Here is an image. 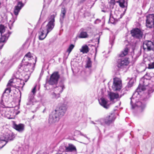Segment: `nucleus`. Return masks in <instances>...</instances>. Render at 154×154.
<instances>
[{"mask_svg": "<svg viewBox=\"0 0 154 154\" xmlns=\"http://www.w3.org/2000/svg\"><path fill=\"white\" fill-rule=\"evenodd\" d=\"M121 82L117 78L114 79L113 84L112 86L113 90L114 91L119 90L121 88Z\"/></svg>", "mask_w": 154, "mask_h": 154, "instance_id": "nucleus-13", "label": "nucleus"}, {"mask_svg": "<svg viewBox=\"0 0 154 154\" xmlns=\"http://www.w3.org/2000/svg\"><path fill=\"white\" fill-rule=\"evenodd\" d=\"M146 25L149 28L154 27V14H150L146 16Z\"/></svg>", "mask_w": 154, "mask_h": 154, "instance_id": "nucleus-11", "label": "nucleus"}, {"mask_svg": "<svg viewBox=\"0 0 154 154\" xmlns=\"http://www.w3.org/2000/svg\"><path fill=\"white\" fill-rule=\"evenodd\" d=\"M6 31L5 27V26L2 25H0V33H1V35H2Z\"/></svg>", "mask_w": 154, "mask_h": 154, "instance_id": "nucleus-34", "label": "nucleus"}, {"mask_svg": "<svg viewBox=\"0 0 154 154\" xmlns=\"http://www.w3.org/2000/svg\"><path fill=\"white\" fill-rule=\"evenodd\" d=\"M74 47V45L73 44H71L69 45L67 51L68 53L69 54L70 53Z\"/></svg>", "mask_w": 154, "mask_h": 154, "instance_id": "nucleus-35", "label": "nucleus"}, {"mask_svg": "<svg viewBox=\"0 0 154 154\" xmlns=\"http://www.w3.org/2000/svg\"><path fill=\"white\" fill-rule=\"evenodd\" d=\"M126 8L125 9V11H126Z\"/></svg>", "mask_w": 154, "mask_h": 154, "instance_id": "nucleus-47", "label": "nucleus"}, {"mask_svg": "<svg viewBox=\"0 0 154 154\" xmlns=\"http://www.w3.org/2000/svg\"><path fill=\"white\" fill-rule=\"evenodd\" d=\"M51 97L52 98L57 99L60 97V94L54 91L52 93Z\"/></svg>", "mask_w": 154, "mask_h": 154, "instance_id": "nucleus-32", "label": "nucleus"}, {"mask_svg": "<svg viewBox=\"0 0 154 154\" xmlns=\"http://www.w3.org/2000/svg\"><path fill=\"white\" fill-rule=\"evenodd\" d=\"M65 88V87L64 84L61 83H60L58 86L54 88V91L55 92H57L58 94H60L62 92Z\"/></svg>", "mask_w": 154, "mask_h": 154, "instance_id": "nucleus-22", "label": "nucleus"}, {"mask_svg": "<svg viewBox=\"0 0 154 154\" xmlns=\"http://www.w3.org/2000/svg\"><path fill=\"white\" fill-rule=\"evenodd\" d=\"M116 119V117L114 113H111L105 118L101 119L100 120L95 121L94 122L91 121V123L95 125L100 124L104 126L105 124L109 125L113 123Z\"/></svg>", "mask_w": 154, "mask_h": 154, "instance_id": "nucleus-5", "label": "nucleus"}, {"mask_svg": "<svg viewBox=\"0 0 154 154\" xmlns=\"http://www.w3.org/2000/svg\"><path fill=\"white\" fill-rule=\"evenodd\" d=\"M0 114L4 117L8 119H12L13 116L12 113L10 111V108L8 107H1L0 108Z\"/></svg>", "mask_w": 154, "mask_h": 154, "instance_id": "nucleus-9", "label": "nucleus"}, {"mask_svg": "<svg viewBox=\"0 0 154 154\" xmlns=\"http://www.w3.org/2000/svg\"><path fill=\"white\" fill-rule=\"evenodd\" d=\"M36 85H35L32 89L31 92L29 94L28 98V101L26 103L27 106H32L36 103L34 98V96L36 93Z\"/></svg>", "mask_w": 154, "mask_h": 154, "instance_id": "nucleus-7", "label": "nucleus"}, {"mask_svg": "<svg viewBox=\"0 0 154 154\" xmlns=\"http://www.w3.org/2000/svg\"><path fill=\"white\" fill-rule=\"evenodd\" d=\"M112 18H113L114 19V20H116L117 18H115L114 17H111V16H110V19H111Z\"/></svg>", "mask_w": 154, "mask_h": 154, "instance_id": "nucleus-40", "label": "nucleus"}, {"mask_svg": "<svg viewBox=\"0 0 154 154\" xmlns=\"http://www.w3.org/2000/svg\"><path fill=\"white\" fill-rule=\"evenodd\" d=\"M102 11L103 12H106V11L104 10H102Z\"/></svg>", "mask_w": 154, "mask_h": 154, "instance_id": "nucleus-43", "label": "nucleus"}, {"mask_svg": "<svg viewBox=\"0 0 154 154\" xmlns=\"http://www.w3.org/2000/svg\"><path fill=\"white\" fill-rule=\"evenodd\" d=\"M131 34L133 37L137 38H141L143 35V32L137 28L132 29L131 31Z\"/></svg>", "mask_w": 154, "mask_h": 154, "instance_id": "nucleus-12", "label": "nucleus"}, {"mask_svg": "<svg viewBox=\"0 0 154 154\" xmlns=\"http://www.w3.org/2000/svg\"><path fill=\"white\" fill-rule=\"evenodd\" d=\"M60 117L54 111L49 115L48 119L49 122L50 124L55 123L59 120Z\"/></svg>", "mask_w": 154, "mask_h": 154, "instance_id": "nucleus-15", "label": "nucleus"}, {"mask_svg": "<svg viewBox=\"0 0 154 154\" xmlns=\"http://www.w3.org/2000/svg\"><path fill=\"white\" fill-rule=\"evenodd\" d=\"M16 135L8 129L3 128L0 132V149L7 143L14 140Z\"/></svg>", "mask_w": 154, "mask_h": 154, "instance_id": "nucleus-3", "label": "nucleus"}, {"mask_svg": "<svg viewBox=\"0 0 154 154\" xmlns=\"http://www.w3.org/2000/svg\"><path fill=\"white\" fill-rule=\"evenodd\" d=\"M60 77L58 72H54L51 75L47 83L50 85H56L57 84Z\"/></svg>", "mask_w": 154, "mask_h": 154, "instance_id": "nucleus-8", "label": "nucleus"}, {"mask_svg": "<svg viewBox=\"0 0 154 154\" xmlns=\"http://www.w3.org/2000/svg\"><path fill=\"white\" fill-rule=\"evenodd\" d=\"M145 75L147 76V77L149 79L151 80L152 81V84H150V86L151 87L152 86H153V88L152 90H151V92H152L153 90H154V73L152 72H150L149 73H147Z\"/></svg>", "mask_w": 154, "mask_h": 154, "instance_id": "nucleus-20", "label": "nucleus"}, {"mask_svg": "<svg viewBox=\"0 0 154 154\" xmlns=\"http://www.w3.org/2000/svg\"><path fill=\"white\" fill-rule=\"evenodd\" d=\"M66 12V9L65 7H62L61 9L60 19V21L61 24H62L63 22L64 19L65 17Z\"/></svg>", "mask_w": 154, "mask_h": 154, "instance_id": "nucleus-21", "label": "nucleus"}, {"mask_svg": "<svg viewBox=\"0 0 154 154\" xmlns=\"http://www.w3.org/2000/svg\"><path fill=\"white\" fill-rule=\"evenodd\" d=\"M130 104L132 109H134L137 107H138V110L140 112H142L144 110L146 107V105L145 103H143L140 101L135 103V100L134 98L132 97L130 98Z\"/></svg>", "mask_w": 154, "mask_h": 154, "instance_id": "nucleus-6", "label": "nucleus"}, {"mask_svg": "<svg viewBox=\"0 0 154 154\" xmlns=\"http://www.w3.org/2000/svg\"><path fill=\"white\" fill-rule=\"evenodd\" d=\"M45 109H44V110H43V112H45Z\"/></svg>", "mask_w": 154, "mask_h": 154, "instance_id": "nucleus-45", "label": "nucleus"}, {"mask_svg": "<svg viewBox=\"0 0 154 154\" xmlns=\"http://www.w3.org/2000/svg\"><path fill=\"white\" fill-rule=\"evenodd\" d=\"M115 0V1H116V2L117 3L120 0Z\"/></svg>", "mask_w": 154, "mask_h": 154, "instance_id": "nucleus-42", "label": "nucleus"}, {"mask_svg": "<svg viewBox=\"0 0 154 154\" xmlns=\"http://www.w3.org/2000/svg\"><path fill=\"white\" fill-rule=\"evenodd\" d=\"M85 0H79V2H80V3H82Z\"/></svg>", "mask_w": 154, "mask_h": 154, "instance_id": "nucleus-41", "label": "nucleus"}, {"mask_svg": "<svg viewBox=\"0 0 154 154\" xmlns=\"http://www.w3.org/2000/svg\"><path fill=\"white\" fill-rule=\"evenodd\" d=\"M80 51L83 53H87L89 51L88 46L87 45L83 46L82 49H80Z\"/></svg>", "mask_w": 154, "mask_h": 154, "instance_id": "nucleus-30", "label": "nucleus"}, {"mask_svg": "<svg viewBox=\"0 0 154 154\" xmlns=\"http://www.w3.org/2000/svg\"><path fill=\"white\" fill-rule=\"evenodd\" d=\"M14 79V78L13 79H10L9 81L8 84L7 85V88L4 91L3 94L5 93H9L11 91L10 86H12L11 84L13 82V80Z\"/></svg>", "mask_w": 154, "mask_h": 154, "instance_id": "nucleus-27", "label": "nucleus"}, {"mask_svg": "<svg viewBox=\"0 0 154 154\" xmlns=\"http://www.w3.org/2000/svg\"><path fill=\"white\" fill-rule=\"evenodd\" d=\"M152 81L147 77L146 75H145L142 78L140 81L139 85L136 90V93H137L139 94L140 92L146 90H147L149 94L152 93L154 90L152 92L151 90H152L153 86H150V84H152Z\"/></svg>", "mask_w": 154, "mask_h": 154, "instance_id": "nucleus-4", "label": "nucleus"}, {"mask_svg": "<svg viewBox=\"0 0 154 154\" xmlns=\"http://www.w3.org/2000/svg\"><path fill=\"white\" fill-rule=\"evenodd\" d=\"M143 63L146 65L148 66L149 69L154 68V61L151 62L147 58H145L143 60Z\"/></svg>", "mask_w": 154, "mask_h": 154, "instance_id": "nucleus-24", "label": "nucleus"}, {"mask_svg": "<svg viewBox=\"0 0 154 154\" xmlns=\"http://www.w3.org/2000/svg\"><path fill=\"white\" fill-rule=\"evenodd\" d=\"M65 151L67 152H72L73 151H76L75 147L72 144H69L67 146H65Z\"/></svg>", "mask_w": 154, "mask_h": 154, "instance_id": "nucleus-25", "label": "nucleus"}, {"mask_svg": "<svg viewBox=\"0 0 154 154\" xmlns=\"http://www.w3.org/2000/svg\"><path fill=\"white\" fill-rule=\"evenodd\" d=\"M89 36L88 34L86 32L82 31L79 35V37L80 38H88Z\"/></svg>", "mask_w": 154, "mask_h": 154, "instance_id": "nucleus-28", "label": "nucleus"}, {"mask_svg": "<svg viewBox=\"0 0 154 154\" xmlns=\"http://www.w3.org/2000/svg\"><path fill=\"white\" fill-rule=\"evenodd\" d=\"M80 135L82 136H84L87 139V142L85 143H84V142H80V143H83L84 144H88V143L89 140V139H90V138H89L85 134H83L82 133H80Z\"/></svg>", "mask_w": 154, "mask_h": 154, "instance_id": "nucleus-37", "label": "nucleus"}, {"mask_svg": "<svg viewBox=\"0 0 154 154\" xmlns=\"http://www.w3.org/2000/svg\"><path fill=\"white\" fill-rule=\"evenodd\" d=\"M34 117V116H33V118Z\"/></svg>", "mask_w": 154, "mask_h": 154, "instance_id": "nucleus-49", "label": "nucleus"}, {"mask_svg": "<svg viewBox=\"0 0 154 154\" xmlns=\"http://www.w3.org/2000/svg\"><path fill=\"white\" fill-rule=\"evenodd\" d=\"M99 103L100 105L104 108L107 109L109 107V105L107 104L108 102L104 98H101L99 100Z\"/></svg>", "mask_w": 154, "mask_h": 154, "instance_id": "nucleus-23", "label": "nucleus"}, {"mask_svg": "<svg viewBox=\"0 0 154 154\" xmlns=\"http://www.w3.org/2000/svg\"><path fill=\"white\" fill-rule=\"evenodd\" d=\"M109 97L111 101H112L115 99H117L121 97L122 96L119 97V94L113 92H110L108 94Z\"/></svg>", "mask_w": 154, "mask_h": 154, "instance_id": "nucleus-26", "label": "nucleus"}, {"mask_svg": "<svg viewBox=\"0 0 154 154\" xmlns=\"http://www.w3.org/2000/svg\"><path fill=\"white\" fill-rule=\"evenodd\" d=\"M25 125L23 124L20 123L18 125L14 123L13 128L19 132H22L24 130Z\"/></svg>", "mask_w": 154, "mask_h": 154, "instance_id": "nucleus-19", "label": "nucleus"}, {"mask_svg": "<svg viewBox=\"0 0 154 154\" xmlns=\"http://www.w3.org/2000/svg\"><path fill=\"white\" fill-rule=\"evenodd\" d=\"M143 47L144 50L146 49L149 51L154 50V44L153 42L150 41H146L143 43Z\"/></svg>", "mask_w": 154, "mask_h": 154, "instance_id": "nucleus-14", "label": "nucleus"}, {"mask_svg": "<svg viewBox=\"0 0 154 154\" xmlns=\"http://www.w3.org/2000/svg\"><path fill=\"white\" fill-rule=\"evenodd\" d=\"M128 49L127 48H125L123 51H122L121 53L119 54V57H123L128 54Z\"/></svg>", "mask_w": 154, "mask_h": 154, "instance_id": "nucleus-29", "label": "nucleus"}, {"mask_svg": "<svg viewBox=\"0 0 154 154\" xmlns=\"http://www.w3.org/2000/svg\"><path fill=\"white\" fill-rule=\"evenodd\" d=\"M36 61V57L30 52L28 53L25 55L21 63L19 66L18 72L16 74H14V77L17 79H19L18 73H22L21 75L24 78L25 82H27L34 69Z\"/></svg>", "mask_w": 154, "mask_h": 154, "instance_id": "nucleus-1", "label": "nucleus"}, {"mask_svg": "<svg viewBox=\"0 0 154 154\" xmlns=\"http://www.w3.org/2000/svg\"><path fill=\"white\" fill-rule=\"evenodd\" d=\"M57 15V13L51 15L48 18V22L46 25L45 27L44 26L45 22L42 25L40 31L39 32V38L40 40L44 39L47 34L51 31L54 27L55 25V17Z\"/></svg>", "mask_w": 154, "mask_h": 154, "instance_id": "nucleus-2", "label": "nucleus"}, {"mask_svg": "<svg viewBox=\"0 0 154 154\" xmlns=\"http://www.w3.org/2000/svg\"><path fill=\"white\" fill-rule=\"evenodd\" d=\"M96 21H100V20H99V19H97L96 20Z\"/></svg>", "mask_w": 154, "mask_h": 154, "instance_id": "nucleus-44", "label": "nucleus"}, {"mask_svg": "<svg viewBox=\"0 0 154 154\" xmlns=\"http://www.w3.org/2000/svg\"><path fill=\"white\" fill-rule=\"evenodd\" d=\"M24 4L22 2L20 1L17 2V5L14 7V13L16 16V19H17V16L18 15L20 10L24 6Z\"/></svg>", "mask_w": 154, "mask_h": 154, "instance_id": "nucleus-17", "label": "nucleus"}, {"mask_svg": "<svg viewBox=\"0 0 154 154\" xmlns=\"http://www.w3.org/2000/svg\"><path fill=\"white\" fill-rule=\"evenodd\" d=\"M5 97H6V99H8V97H5L4 95H3L2 97V101H7L8 100H5Z\"/></svg>", "mask_w": 154, "mask_h": 154, "instance_id": "nucleus-38", "label": "nucleus"}, {"mask_svg": "<svg viewBox=\"0 0 154 154\" xmlns=\"http://www.w3.org/2000/svg\"><path fill=\"white\" fill-rule=\"evenodd\" d=\"M92 66V62L91 61V58L88 57L87 60H86L85 67L86 68H90Z\"/></svg>", "mask_w": 154, "mask_h": 154, "instance_id": "nucleus-31", "label": "nucleus"}, {"mask_svg": "<svg viewBox=\"0 0 154 154\" xmlns=\"http://www.w3.org/2000/svg\"><path fill=\"white\" fill-rule=\"evenodd\" d=\"M37 154H38V153H37Z\"/></svg>", "mask_w": 154, "mask_h": 154, "instance_id": "nucleus-50", "label": "nucleus"}, {"mask_svg": "<svg viewBox=\"0 0 154 154\" xmlns=\"http://www.w3.org/2000/svg\"><path fill=\"white\" fill-rule=\"evenodd\" d=\"M122 17V16H121V17H120V18H121Z\"/></svg>", "mask_w": 154, "mask_h": 154, "instance_id": "nucleus-48", "label": "nucleus"}, {"mask_svg": "<svg viewBox=\"0 0 154 154\" xmlns=\"http://www.w3.org/2000/svg\"><path fill=\"white\" fill-rule=\"evenodd\" d=\"M117 66L119 68H122L128 64V60L126 58H120L118 59L117 62Z\"/></svg>", "mask_w": 154, "mask_h": 154, "instance_id": "nucleus-16", "label": "nucleus"}, {"mask_svg": "<svg viewBox=\"0 0 154 154\" xmlns=\"http://www.w3.org/2000/svg\"><path fill=\"white\" fill-rule=\"evenodd\" d=\"M125 2V0H120L117 3H119V6L122 8H124L125 6L124 5Z\"/></svg>", "mask_w": 154, "mask_h": 154, "instance_id": "nucleus-33", "label": "nucleus"}, {"mask_svg": "<svg viewBox=\"0 0 154 154\" xmlns=\"http://www.w3.org/2000/svg\"><path fill=\"white\" fill-rule=\"evenodd\" d=\"M6 33H5L3 35H2V34L0 38V49H1L4 45V44L3 43L6 40H7L10 35L11 34V33L8 30L7 31Z\"/></svg>", "mask_w": 154, "mask_h": 154, "instance_id": "nucleus-18", "label": "nucleus"}, {"mask_svg": "<svg viewBox=\"0 0 154 154\" xmlns=\"http://www.w3.org/2000/svg\"><path fill=\"white\" fill-rule=\"evenodd\" d=\"M110 3L113 4V5H115L116 2L115 1V0H111L110 2Z\"/></svg>", "mask_w": 154, "mask_h": 154, "instance_id": "nucleus-39", "label": "nucleus"}, {"mask_svg": "<svg viewBox=\"0 0 154 154\" xmlns=\"http://www.w3.org/2000/svg\"><path fill=\"white\" fill-rule=\"evenodd\" d=\"M42 154H46L45 153H43Z\"/></svg>", "mask_w": 154, "mask_h": 154, "instance_id": "nucleus-46", "label": "nucleus"}, {"mask_svg": "<svg viewBox=\"0 0 154 154\" xmlns=\"http://www.w3.org/2000/svg\"><path fill=\"white\" fill-rule=\"evenodd\" d=\"M67 106L65 104L60 105L57 109L55 110V111L60 117L63 116L66 111Z\"/></svg>", "mask_w": 154, "mask_h": 154, "instance_id": "nucleus-10", "label": "nucleus"}, {"mask_svg": "<svg viewBox=\"0 0 154 154\" xmlns=\"http://www.w3.org/2000/svg\"><path fill=\"white\" fill-rule=\"evenodd\" d=\"M135 82V80L134 79H131L128 83V87H131Z\"/></svg>", "mask_w": 154, "mask_h": 154, "instance_id": "nucleus-36", "label": "nucleus"}]
</instances>
